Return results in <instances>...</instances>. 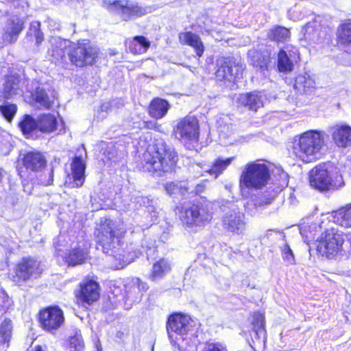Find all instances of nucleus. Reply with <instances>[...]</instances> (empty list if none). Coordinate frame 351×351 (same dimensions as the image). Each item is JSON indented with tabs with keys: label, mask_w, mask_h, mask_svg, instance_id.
<instances>
[{
	"label": "nucleus",
	"mask_w": 351,
	"mask_h": 351,
	"mask_svg": "<svg viewBox=\"0 0 351 351\" xmlns=\"http://www.w3.org/2000/svg\"><path fill=\"white\" fill-rule=\"evenodd\" d=\"M125 231L122 223L109 219H102L94 231L97 243L104 253L109 254L114 269L123 268L134 259L133 254L121 248Z\"/></svg>",
	"instance_id": "f257e3e1"
},
{
	"label": "nucleus",
	"mask_w": 351,
	"mask_h": 351,
	"mask_svg": "<svg viewBox=\"0 0 351 351\" xmlns=\"http://www.w3.org/2000/svg\"><path fill=\"white\" fill-rule=\"evenodd\" d=\"M177 160L178 155L174 149L160 140L143 154L141 165L144 171L160 176L162 173L171 170Z\"/></svg>",
	"instance_id": "f03ea898"
},
{
	"label": "nucleus",
	"mask_w": 351,
	"mask_h": 351,
	"mask_svg": "<svg viewBox=\"0 0 351 351\" xmlns=\"http://www.w3.org/2000/svg\"><path fill=\"white\" fill-rule=\"evenodd\" d=\"M268 166L260 160L246 164L239 177V188L241 193L244 190L258 191L267 186L270 180Z\"/></svg>",
	"instance_id": "7ed1b4c3"
},
{
	"label": "nucleus",
	"mask_w": 351,
	"mask_h": 351,
	"mask_svg": "<svg viewBox=\"0 0 351 351\" xmlns=\"http://www.w3.org/2000/svg\"><path fill=\"white\" fill-rule=\"evenodd\" d=\"M324 140L319 132L310 130L304 132L293 147V154L304 162L314 160L319 153Z\"/></svg>",
	"instance_id": "20e7f679"
},
{
	"label": "nucleus",
	"mask_w": 351,
	"mask_h": 351,
	"mask_svg": "<svg viewBox=\"0 0 351 351\" xmlns=\"http://www.w3.org/2000/svg\"><path fill=\"white\" fill-rule=\"evenodd\" d=\"M330 168V165L326 163L315 167L310 172L311 186L320 191L335 190L343 186L342 176L337 174L332 178Z\"/></svg>",
	"instance_id": "39448f33"
},
{
	"label": "nucleus",
	"mask_w": 351,
	"mask_h": 351,
	"mask_svg": "<svg viewBox=\"0 0 351 351\" xmlns=\"http://www.w3.org/2000/svg\"><path fill=\"white\" fill-rule=\"evenodd\" d=\"M104 6L110 12L119 15L123 20L129 21L132 18L141 17L152 12V8L144 6L137 2L128 0H105Z\"/></svg>",
	"instance_id": "423d86ee"
},
{
	"label": "nucleus",
	"mask_w": 351,
	"mask_h": 351,
	"mask_svg": "<svg viewBox=\"0 0 351 351\" xmlns=\"http://www.w3.org/2000/svg\"><path fill=\"white\" fill-rule=\"evenodd\" d=\"M344 235L335 228L326 229L318 240L317 250L328 258H332L343 250Z\"/></svg>",
	"instance_id": "0eeeda50"
},
{
	"label": "nucleus",
	"mask_w": 351,
	"mask_h": 351,
	"mask_svg": "<svg viewBox=\"0 0 351 351\" xmlns=\"http://www.w3.org/2000/svg\"><path fill=\"white\" fill-rule=\"evenodd\" d=\"M99 50L86 40L73 43L69 53L70 61L76 66L93 64L97 58Z\"/></svg>",
	"instance_id": "6e6552de"
},
{
	"label": "nucleus",
	"mask_w": 351,
	"mask_h": 351,
	"mask_svg": "<svg viewBox=\"0 0 351 351\" xmlns=\"http://www.w3.org/2000/svg\"><path fill=\"white\" fill-rule=\"evenodd\" d=\"M179 217L182 223L189 228L204 225L211 219V215L207 209L197 205H185L177 207Z\"/></svg>",
	"instance_id": "1a4fd4ad"
},
{
	"label": "nucleus",
	"mask_w": 351,
	"mask_h": 351,
	"mask_svg": "<svg viewBox=\"0 0 351 351\" xmlns=\"http://www.w3.org/2000/svg\"><path fill=\"white\" fill-rule=\"evenodd\" d=\"M176 137L184 143L197 142L199 139V123L193 116H186L178 121L175 128Z\"/></svg>",
	"instance_id": "9d476101"
},
{
	"label": "nucleus",
	"mask_w": 351,
	"mask_h": 351,
	"mask_svg": "<svg viewBox=\"0 0 351 351\" xmlns=\"http://www.w3.org/2000/svg\"><path fill=\"white\" fill-rule=\"evenodd\" d=\"M25 74H10L5 77L3 93L5 98L22 96L25 91L32 93L33 87L29 86Z\"/></svg>",
	"instance_id": "9b49d317"
},
{
	"label": "nucleus",
	"mask_w": 351,
	"mask_h": 351,
	"mask_svg": "<svg viewBox=\"0 0 351 351\" xmlns=\"http://www.w3.org/2000/svg\"><path fill=\"white\" fill-rule=\"evenodd\" d=\"M217 66L215 75L218 80L234 82L242 77L243 65L235 60L221 58L217 60Z\"/></svg>",
	"instance_id": "f8f14e48"
},
{
	"label": "nucleus",
	"mask_w": 351,
	"mask_h": 351,
	"mask_svg": "<svg viewBox=\"0 0 351 351\" xmlns=\"http://www.w3.org/2000/svg\"><path fill=\"white\" fill-rule=\"evenodd\" d=\"M304 38L314 43H321L326 39L328 27L322 16H317L313 21L308 23L302 30Z\"/></svg>",
	"instance_id": "ddd939ff"
},
{
	"label": "nucleus",
	"mask_w": 351,
	"mask_h": 351,
	"mask_svg": "<svg viewBox=\"0 0 351 351\" xmlns=\"http://www.w3.org/2000/svg\"><path fill=\"white\" fill-rule=\"evenodd\" d=\"M42 327L49 332L57 330L64 322L62 311L58 306H50L40 312Z\"/></svg>",
	"instance_id": "4468645a"
},
{
	"label": "nucleus",
	"mask_w": 351,
	"mask_h": 351,
	"mask_svg": "<svg viewBox=\"0 0 351 351\" xmlns=\"http://www.w3.org/2000/svg\"><path fill=\"white\" fill-rule=\"evenodd\" d=\"M43 271L40 263L38 261L32 258H23L18 264L16 276L18 278V283L25 282L31 278H36Z\"/></svg>",
	"instance_id": "2eb2a0df"
},
{
	"label": "nucleus",
	"mask_w": 351,
	"mask_h": 351,
	"mask_svg": "<svg viewBox=\"0 0 351 351\" xmlns=\"http://www.w3.org/2000/svg\"><path fill=\"white\" fill-rule=\"evenodd\" d=\"M298 58H299V52L296 47L287 45L281 49L278 53V71L284 73L291 72L294 69V62Z\"/></svg>",
	"instance_id": "dca6fc26"
},
{
	"label": "nucleus",
	"mask_w": 351,
	"mask_h": 351,
	"mask_svg": "<svg viewBox=\"0 0 351 351\" xmlns=\"http://www.w3.org/2000/svg\"><path fill=\"white\" fill-rule=\"evenodd\" d=\"M223 225L232 232L242 233L245 228L244 214L232 204L230 211L226 213L223 217Z\"/></svg>",
	"instance_id": "f3484780"
},
{
	"label": "nucleus",
	"mask_w": 351,
	"mask_h": 351,
	"mask_svg": "<svg viewBox=\"0 0 351 351\" xmlns=\"http://www.w3.org/2000/svg\"><path fill=\"white\" fill-rule=\"evenodd\" d=\"M23 28V21L21 18L13 16L9 19L3 28L1 47L15 43Z\"/></svg>",
	"instance_id": "a211bd4d"
},
{
	"label": "nucleus",
	"mask_w": 351,
	"mask_h": 351,
	"mask_svg": "<svg viewBox=\"0 0 351 351\" xmlns=\"http://www.w3.org/2000/svg\"><path fill=\"white\" fill-rule=\"evenodd\" d=\"M189 317L181 314H175L169 317L167 330L169 338H172V332L180 335L187 333L189 329Z\"/></svg>",
	"instance_id": "6ab92c4d"
},
{
	"label": "nucleus",
	"mask_w": 351,
	"mask_h": 351,
	"mask_svg": "<svg viewBox=\"0 0 351 351\" xmlns=\"http://www.w3.org/2000/svg\"><path fill=\"white\" fill-rule=\"evenodd\" d=\"M80 298L83 302L90 304L99 298V285L94 280H88L80 285Z\"/></svg>",
	"instance_id": "aec40b11"
},
{
	"label": "nucleus",
	"mask_w": 351,
	"mask_h": 351,
	"mask_svg": "<svg viewBox=\"0 0 351 351\" xmlns=\"http://www.w3.org/2000/svg\"><path fill=\"white\" fill-rule=\"evenodd\" d=\"M58 256H61L69 265L75 266L84 262L87 252L80 247L71 249L69 254L63 252L59 245L56 246Z\"/></svg>",
	"instance_id": "412c9836"
},
{
	"label": "nucleus",
	"mask_w": 351,
	"mask_h": 351,
	"mask_svg": "<svg viewBox=\"0 0 351 351\" xmlns=\"http://www.w3.org/2000/svg\"><path fill=\"white\" fill-rule=\"evenodd\" d=\"M50 47L48 49V56L51 58L52 62H58L64 57L65 49L69 47L70 42L60 37H52L49 40Z\"/></svg>",
	"instance_id": "4be33fe9"
},
{
	"label": "nucleus",
	"mask_w": 351,
	"mask_h": 351,
	"mask_svg": "<svg viewBox=\"0 0 351 351\" xmlns=\"http://www.w3.org/2000/svg\"><path fill=\"white\" fill-rule=\"evenodd\" d=\"M332 133L335 143L339 147L351 146V127L348 125H337Z\"/></svg>",
	"instance_id": "5701e85b"
},
{
	"label": "nucleus",
	"mask_w": 351,
	"mask_h": 351,
	"mask_svg": "<svg viewBox=\"0 0 351 351\" xmlns=\"http://www.w3.org/2000/svg\"><path fill=\"white\" fill-rule=\"evenodd\" d=\"M147 289L146 283L141 282L138 278L131 279L125 286V292L128 300L132 302L138 301L143 293Z\"/></svg>",
	"instance_id": "b1692460"
},
{
	"label": "nucleus",
	"mask_w": 351,
	"mask_h": 351,
	"mask_svg": "<svg viewBox=\"0 0 351 351\" xmlns=\"http://www.w3.org/2000/svg\"><path fill=\"white\" fill-rule=\"evenodd\" d=\"M238 102L250 110L256 111L263 106L264 95L261 92L240 94L237 97Z\"/></svg>",
	"instance_id": "393cba45"
},
{
	"label": "nucleus",
	"mask_w": 351,
	"mask_h": 351,
	"mask_svg": "<svg viewBox=\"0 0 351 351\" xmlns=\"http://www.w3.org/2000/svg\"><path fill=\"white\" fill-rule=\"evenodd\" d=\"M25 167L31 171H38L45 166L46 159L38 152H29L23 158Z\"/></svg>",
	"instance_id": "a878e982"
},
{
	"label": "nucleus",
	"mask_w": 351,
	"mask_h": 351,
	"mask_svg": "<svg viewBox=\"0 0 351 351\" xmlns=\"http://www.w3.org/2000/svg\"><path fill=\"white\" fill-rule=\"evenodd\" d=\"M179 39L181 43L192 47L198 57H201L204 51V45L199 38L195 34L186 32L179 34Z\"/></svg>",
	"instance_id": "bb28decb"
},
{
	"label": "nucleus",
	"mask_w": 351,
	"mask_h": 351,
	"mask_svg": "<svg viewBox=\"0 0 351 351\" xmlns=\"http://www.w3.org/2000/svg\"><path fill=\"white\" fill-rule=\"evenodd\" d=\"M170 108L169 102L161 98L154 99L149 106V115L155 119H162L167 113Z\"/></svg>",
	"instance_id": "cd10ccee"
},
{
	"label": "nucleus",
	"mask_w": 351,
	"mask_h": 351,
	"mask_svg": "<svg viewBox=\"0 0 351 351\" xmlns=\"http://www.w3.org/2000/svg\"><path fill=\"white\" fill-rule=\"evenodd\" d=\"M72 187H80L84 181L85 165L80 157H75L72 163Z\"/></svg>",
	"instance_id": "c85d7f7f"
},
{
	"label": "nucleus",
	"mask_w": 351,
	"mask_h": 351,
	"mask_svg": "<svg viewBox=\"0 0 351 351\" xmlns=\"http://www.w3.org/2000/svg\"><path fill=\"white\" fill-rule=\"evenodd\" d=\"M315 81L311 76L305 73L296 77L294 88L301 93H311L315 89Z\"/></svg>",
	"instance_id": "c756f323"
},
{
	"label": "nucleus",
	"mask_w": 351,
	"mask_h": 351,
	"mask_svg": "<svg viewBox=\"0 0 351 351\" xmlns=\"http://www.w3.org/2000/svg\"><path fill=\"white\" fill-rule=\"evenodd\" d=\"M332 221L344 228L351 227V206L341 208L332 213Z\"/></svg>",
	"instance_id": "7c9ffc66"
},
{
	"label": "nucleus",
	"mask_w": 351,
	"mask_h": 351,
	"mask_svg": "<svg viewBox=\"0 0 351 351\" xmlns=\"http://www.w3.org/2000/svg\"><path fill=\"white\" fill-rule=\"evenodd\" d=\"M38 130L50 133L56 130L57 126V119L56 117L51 114H43L38 117Z\"/></svg>",
	"instance_id": "2f4dec72"
},
{
	"label": "nucleus",
	"mask_w": 351,
	"mask_h": 351,
	"mask_svg": "<svg viewBox=\"0 0 351 351\" xmlns=\"http://www.w3.org/2000/svg\"><path fill=\"white\" fill-rule=\"evenodd\" d=\"M235 157H230L223 158L222 157H218L213 162L211 167L206 169V171L208 172L211 175H214L215 178H217L223 171H225L229 165L234 161Z\"/></svg>",
	"instance_id": "473e14b6"
},
{
	"label": "nucleus",
	"mask_w": 351,
	"mask_h": 351,
	"mask_svg": "<svg viewBox=\"0 0 351 351\" xmlns=\"http://www.w3.org/2000/svg\"><path fill=\"white\" fill-rule=\"evenodd\" d=\"M171 269L169 262L165 259H160L155 263L152 267L149 278L153 281L161 279Z\"/></svg>",
	"instance_id": "72a5a7b5"
},
{
	"label": "nucleus",
	"mask_w": 351,
	"mask_h": 351,
	"mask_svg": "<svg viewBox=\"0 0 351 351\" xmlns=\"http://www.w3.org/2000/svg\"><path fill=\"white\" fill-rule=\"evenodd\" d=\"M267 37L271 40L277 43H284L289 39L290 32L284 27L275 26L269 30Z\"/></svg>",
	"instance_id": "f704fd0d"
},
{
	"label": "nucleus",
	"mask_w": 351,
	"mask_h": 351,
	"mask_svg": "<svg viewBox=\"0 0 351 351\" xmlns=\"http://www.w3.org/2000/svg\"><path fill=\"white\" fill-rule=\"evenodd\" d=\"M252 330L256 339H265L266 331L265 330V317L261 313H255L253 315Z\"/></svg>",
	"instance_id": "c9c22d12"
},
{
	"label": "nucleus",
	"mask_w": 351,
	"mask_h": 351,
	"mask_svg": "<svg viewBox=\"0 0 351 351\" xmlns=\"http://www.w3.org/2000/svg\"><path fill=\"white\" fill-rule=\"evenodd\" d=\"M337 40L342 45L351 44V21H345L339 27Z\"/></svg>",
	"instance_id": "e433bc0d"
},
{
	"label": "nucleus",
	"mask_w": 351,
	"mask_h": 351,
	"mask_svg": "<svg viewBox=\"0 0 351 351\" xmlns=\"http://www.w3.org/2000/svg\"><path fill=\"white\" fill-rule=\"evenodd\" d=\"M38 118L34 119L29 114H25L22 120L19 123V126L23 133L26 135L30 134L34 130H38Z\"/></svg>",
	"instance_id": "4c0bfd02"
},
{
	"label": "nucleus",
	"mask_w": 351,
	"mask_h": 351,
	"mask_svg": "<svg viewBox=\"0 0 351 351\" xmlns=\"http://www.w3.org/2000/svg\"><path fill=\"white\" fill-rule=\"evenodd\" d=\"M31 93L33 99L41 107L45 108H49L51 107L52 101L43 88L38 87L36 88L34 93H33V91Z\"/></svg>",
	"instance_id": "58836bf2"
},
{
	"label": "nucleus",
	"mask_w": 351,
	"mask_h": 351,
	"mask_svg": "<svg viewBox=\"0 0 351 351\" xmlns=\"http://www.w3.org/2000/svg\"><path fill=\"white\" fill-rule=\"evenodd\" d=\"M150 47V43L144 36H138L133 38L129 48L134 53L145 51Z\"/></svg>",
	"instance_id": "ea45409f"
},
{
	"label": "nucleus",
	"mask_w": 351,
	"mask_h": 351,
	"mask_svg": "<svg viewBox=\"0 0 351 351\" xmlns=\"http://www.w3.org/2000/svg\"><path fill=\"white\" fill-rule=\"evenodd\" d=\"M11 321L5 319L0 325V344L9 342L12 335Z\"/></svg>",
	"instance_id": "a19ab883"
},
{
	"label": "nucleus",
	"mask_w": 351,
	"mask_h": 351,
	"mask_svg": "<svg viewBox=\"0 0 351 351\" xmlns=\"http://www.w3.org/2000/svg\"><path fill=\"white\" fill-rule=\"evenodd\" d=\"M17 112V106L15 104L5 103L0 105V112L9 122H11Z\"/></svg>",
	"instance_id": "79ce46f5"
},
{
	"label": "nucleus",
	"mask_w": 351,
	"mask_h": 351,
	"mask_svg": "<svg viewBox=\"0 0 351 351\" xmlns=\"http://www.w3.org/2000/svg\"><path fill=\"white\" fill-rule=\"evenodd\" d=\"M164 187L169 195H184L186 193V189L182 186L178 182H169L164 185Z\"/></svg>",
	"instance_id": "37998d69"
},
{
	"label": "nucleus",
	"mask_w": 351,
	"mask_h": 351,
	"mask_svg": "<svg viewBox=\"0 0 351 351\" xmlns=\"http://www.w3.org/2000/svg\"><path fill=\"white\" fill-rule=\"evenodd\" d=\"M280 248L282 253L283 261L287 265L295 264V256L290 246L287 243H284L282 245L280 246Z\"/></svg>",
	"instance_id": "c03bdc74"
},
{
	"label": "nucleus",
	"mask_w": 351,
	"mask_h": 351,
	"mask_svg": "<svg viewBox=\"0 0 351 351\" xmlns=\"http://www.w3.org/2000/svg\"><path fill=\"white\" fill-rule=\"evenodd\" d=\"M273 200H274V197H269L268 195L263 194L260 196L256 197L252 200V202H253L252 204H253L254 206L255 207V208L258 209V208H262L265 206L269 205L272 202Z\"/></svg>",
	"instance_id": "a18cd8bd"
},
{
	"label": "nucleus",
	"mask_w": 351,
	"mask_h": 351,
	"mask_svg": "<svg viewBox=\"0 0 351 351\" xmlns=\"http://www.w3.org/2000/svg\"><path fill=\"white\" fill-rule=\"evenodd\" d=\"M30 32L36 38V45H39L43 42L44 36L40 30V23L38 21H34L31 23Z\"/></svg>",
	"instance_id": "49530a36"
},
{
	"label": "nucleus",
	"mask_w": 351,
	"mask_h": 351,
	"mask_svg": "<svg viewBox=\"0 0 351 351\" xmlns=\"http://www.w3.org/2000/svg\"><path fill=\"white\" fill-rule=\"evenodd\" d=\"M69 345L71 348H73L75 350H80L84 346L83 339L81 334L76 332L73 336H71L69 339Z\"/></svg>",
	"instance_id": "de8ad7c7"
},
{
	"label": "nucleus",
	"mask_w": 351,
	"mask_h": 351,
	"mask_svg": "<svg viewBox=\"0 0 351 351\" xmlns=\"http://www.w3.org/2000/svg\"><path fill=\"white\" fill-rule=\"evenodd\" d=\"M202 351H228L223 344L216 342H208L205 344Z\"/></svg>",
	"instance_id": "09e8293b"
},
{
	"label": "nucleus",
	"mask_w": 351,
	"mask_h": 351,
	"mask_svg": "<svg viewBox=\"0 0 351 351\" xmlns=\"http://www.w3.org/2000/svg\"><path fill=\"white\" fill-rule=\"evenodd\" d=\"M252 64L254 66L260 68L262 71L267 69V60L264 58H262L260 54L254 56Z\"/></svg>",
	"instance_id": "8fccbe9b"
},
{
	"label": "nucleus",
	"mask_w": 351,
	"mask_h": 351,
	"mask_svg": "<svg viewBox=\"0 0 351 351\" xmlns=\"http://www.w3.org/2000/svg\"><path fill=\"white\" fill-rule=\"evenodd\" d=\"M48 175H49V178L47 180H44L43 178H40V182H42V184H43L44 185H50L53 183V169H51L49 173H48Z\"/></svg>",
	"instance_id": "3c124183"
},
{
	"label": "nucleus",
	"mask_w": 351,
	"mask_h": 351,
	"mask_svg": "<svg viewBox=\"0 0 351 351\" xmlns=\"http://www.w3.org/2000/svg\"><path fill=\"white\" fill-rule=\"evenodd\" d=\"M110 104L109 103H104L101 106V110L102 111L107 112L109 109Z\"/></svg>",
	"instance_id": "603ef678"
},
{
	"label": "nucleus",
	"mask_w": 351,
	"mask_h": 351,
	"mask_svg": "<svg viewBox=\"0 0 351 351\" xmlns=\"http://www.w3.org/2000/svg\"><path fill=\"white\" fill-rule=\"evenodd\" d=\"M27 351H45L43 349V348L40 346H35L34 348L29 350Z\"/></svg>",
	"instance_id": "864d4df0"
},
{
	"label": "nucleus",
	"mask_w": 351,
	"mask_h": 351,
	"mask_svg": "<svg viewBox=\"0 0 351 351\" xmlns=\"http://www.w3.org/2000/svg\"><path fill=\"white\" fill-rule=\"evenodd\" d=\"M156 126V123H152V122H150L147 124V127L148 128H154Z\"/></svg>",
	"instance_id": "5fc2aeb1"
},
{
	"label": "nucleus",
	"mask_w": 351,
	"mask_h": 351,
	"mask_svg": "<svg viewBox=\"0 0 351 351\" xmlns=\"http://www.w3.org/2000/svg\"><path fill=\"white\" fill-rule=\"evenodd\" d=\"M96 348L97 351H101V346L99 341L96 343Z\"/></svg>",
	"instance_id": "6e6d98bb"
},
{
	"label": "nucleus",
	"mask_w": 351,
	"mask_h": 351,
	"mask_svg": "<svg viewBox=\"0 0 351 351\" xmlns=\"http://www.w3.org/2000/svg\"><path fill=\"white\" fill-rule=\"evenodd\" d=\"M250 204H248L246 206V210H247L250 211V212L252 213V214H254V212H253L252 210H251V209H250Z\"/></svg>",
	"instance_id": "4d7b16f0"
}]
</instances>
